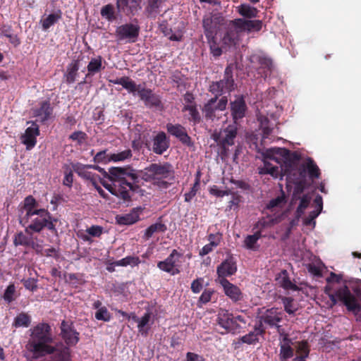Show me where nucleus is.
<instances>
[{"label": "nucleus", "mask_w": 361, "mask_h": 361, "mask_svg": "<svg viewBox=\"0 0 361 361\" xmlns=\"http://www.w3.org/2000/svg\"><path fill=\"white\" fill-rule=\"evenodd\" d=\"M258 158L262 164L257 168L260 175H269L274 179H282L287 177L288 186L295 180L299 173L302 172L298 168L296 155L286 148L271 147L258 150Z\"/></svg>", "instance_id": "obj_1"}, {"label": "nucleus", "mask_w": 361, "mask_h": 361, "mask_svg": "<svg viewBox=\"0 0 361 361\" xmlns=\"http://www.w3.org/2000/svg\"><path fill=\"white\" fill-rule=\"evenodd\" d=\"M49 324L42 323L31 329L30 338L27 349L35 357L51 355L55 361H66L70 357V349L62 343L51 345L53 341Z\"/></svg>", "instance_id": "obj_2"}, {"label": "nucleus", "mask_w": 361, "mask_h": 361, "mask_svg": "<svg viewBox=\"0 0 361 361\" xmlns=\"http://www.w3.org/2000/svg\"><path fill=\"white\" fill-rule=\"evenodd\" d=\"M327 285L324 288L325 293L331 300V306L335 305L338 301L342 302L348 310L357 315L361 312V305L355 297L350 293L345 281L343 280L341 274L338 275L333 272L326 279Z\"/></svg>", "instance_id": "obj_3"}, {"label": "nucleus", "mask_w": 361, "mask_h": 361, "mask_svg": "<svg viewBox=\"0 0 361 361\" xmlns=\"http://www.w3.org/2000/svg\"><path fill=\"white\" fill-rule=\"evenodd\" d=\"M109 173L112 185L103 183L104 187L112 195L123 200H129L130 192L133 190V184L137 182L136 171L131 169L112 167Z\"/></svg>", "instance_id": "obj_4"}, {"label": "nucleus", "mask_w": 361, "mask_h": 361, "mask_svg": "<svg viewBox=\"0 0 361 361\" xmlns=\"http://www.w3.org/2000/svg\"><path fill=\"white\" fill-rule=\"evenodd\" d=\"M261 20L235 19L233 22L232 30H229L224 37L222 42L225 47L231 48L234 47L238 40V33L241 32H257L262 29Z\"/></svg>", "instance_id": "obj_5"}, {"label": "nucleus", "mask_w": 361, "mask_h": 361, "mask_svg": "<svg viewBox=\"0 0 361 361\" xmlns=\"http://www.w3.org/2000/svg\"><path fill=\"white\" fill-rule=\"evenodd\" d=\"M292 182L294 183V188L291 204L297 205L296 216L300 218L305 213V209L309 207L312 197L310 195L304 192L306 185L304 171L300 172L298 176Z\"/></svg>", "instance_id": "obj_6"}, {"label": "nucleus", "mask_w": 361, "mask_h": 361, "mask_svg": "<svg viewBox=\"0 0 361 361\" xmlns=\"http://www.w3.org/2000/svg\"><path fill=\"white\" fill-rule=\"evenodd\" d=\"M286 197L283 193L277 197L272 199L267 206V209L269 211L266 217L261 219L256 224V228H264L270 227L280 221V218L283 214V208L286 205Z\"/></svg>", "instance_id": "obj_7"}, {"label": "nucleus", "mask_w": 361, "mask_h": 361, "mask_svg": "<svg viewBox=\"0 0 361 361\" xmlns=\"http://www.w3.org/2000/svg\"><path fill=\"white\" fill-rule=\"evenodd\" d=\"M137 178L140 176L146 181L159 180L167 178L170 180L174 178L173 166L168 163L164 164H152L144 170L138 171Z\"/></svg>", "instance_id": "obj_8"}, {"label": "nucleus", "mask_w": 361, "mask_h": 361, "mask_svg": "<svg viewBox=\"0 0 361 361\" xmlns=\"http://www.w3.org/2000/svg\"><path fill=\"white\" fill-rule=\"evenodd\" d=\"M237 134V126L235 123L228 125L226 128L215 132L212 135L213 139L224 149L234 144V139Z\"/></svg>", "instance_id": "obj_9"}, {"label": "nucleus", "mask_w": 361, "mask_h": 361, "mask_svg": "<svg viewBox=\"0 0 361 361\" xmlns=\"http://www.w3.org/2000/svg\"><path fill=\"white\" fill-rule=\"evenodd\" d=\"M182 255L177 250H173L170 255L164 261H161L157 264V267L163 271L171 274V275L177 274L180 272L181 266Z\"/></svg>", "instance_id": "obj_10"}, {"label": "nucleus", "mask_w": 361, "mask_h": 361, "mask_svg": "<svg viewBox=\"0 0 361 361\" xmlns=\"http://www.w3.org/2000/svg\"><path fill=\"white\" fill-rule=\"evenodd\" d=\"M49 220H50V215L46 209L36 210L33 215L30 216L29 224L25 228L26 233H29V230L40 232L47 226Z\"/></svg>", "instance_id": "obj_11"}, {"label": "nucleus", "mask_w": 361, "mask_h": 361, "mask_svg": "<svg viewBox=\"0 0 361 361\" xmlns=\"http://www.w3.org/2000/svg\"><path fill=\"white\" fill-rule=\"evenodd\" d=\"M218 324L228 333L235 334L241 328L240 324H236L234 314L226 310H220L218 313Z\"/></svg>", "instance_id": "obj_12"}, {"label": "nucleus", "mask_w": 361, "mask_h": 361, "mask_svg": "<svg viewBox=\"0 0 361 361\" xmlns=\"http://www.w3.org/2000/svg\"><path fill=\"white\" fill-rule=\"evenodd\" d=\"M227 102L228 99L226 97H222L218 102L216 97L212 98L205 104L203 111L207 117L214 119L219 117V112L226 109Z\"/></svg>", "instance_id": "obj_13"}, {"label": "nucleus", "mask_w": 361, "mask_h": 361, "mask_svg": "<svg viewBox=\"0 0 361 361\" xmlns=\"http://www.w3.org/2000/svg\"><path fill=\"white\" fill-rule=\"evenodd\" d=\"M139 32V28L133 24H125L118 26L116 30V35L118 40L135 42Z\"/></svg>", "instance_id": "obj_14"}, {"label": "nucleus", "mask_w": 361, "mask_h": 361, "mask_svg": "<svg viewBox=\"0 0 361 361\" xmlns=\"http://www.w3.org/2000/svg\"><path fill=\"white\" fill-rule=\"evenodd\" d=\"M30 126L27 128L21 135V142L26 146L27 149H32L37 142V137L39 135V126L35 122H27Z\"/></svg>", "instance_id": "obj_15"}, {"label": "nucleus", "mask_w": 361, "mask_h": 361, "mask_svg": "<svg viewBox=\"0 0 361 361\" xmlns=\"http://www.w3.org/2000/svg\"><path fill=\"white\" fill-rule=\"evenodd\" d=\"M36 204V200L30 195L27 196L24 200L23 207L19 216L20 223L23 226H26V225L28 224L30 216H32L34 212L37 210V209L35 208Z\"/></svg>", "instance_id": "obj_16"}, {"label": "nucleus", "mask_w": 361, "mask_h": 361, "mask_svg": "<svg viewBox=\"0 0 361 361\" xmlns=\"http://www.w3.org/2000/svg\"><path fill=\"white\" fill-rule=\"evenodd\" d=\"M61 335L68 346H73L79 341V334L68 322L63 321L61 322Z\"/></svg>", "instance_id": "obj_17"}, {"label": "nucleus", "mask_w": 361, "mask_h": 361, "mask_svg": "<svg viewBox=\"0 0 361 361\" xmlns=\"http://www.w3.org/2000/svg\"><path fill=\"white\" fill-rule=\"evenodd\" d=\"M219 283L221 285L225 295L232 301L238 302L243 299V293L237 286L230 283L226 279H219Z\"/></svg>", "instance_id": "obj_18"}, {"label": "nucleus", "mask_w": 361, "mask_h": 361, "mask_svg": "<svg viewBox=\"0 0 361 361\" xmlns=\"http://www.w3.org/2000/svg\"><path fill=\"white\" fill-rule=\"evenodd\" d=\"M283 317V312L277 308H271L267 310L260 317V324L263 323L270 326H278Z\"/></svg>", "instance_id": "obj_19"}, {"label": "nucleus", "mask_w": 361, "mask_h": 361, "mask_svg": "<svg viewBox=\"0 0 361 361\" xmlns=\"http://www.w3.org/2000/svg\"><path fill=\"white\" fill-rule=\"evenodd\" d=\"M323 209V200L320 195L316 196L314 200V209L307 216H305L302 222L305 226H311L314 228L316 225L315 219L320 214Z\"/></svg>", "instance_id": "obj_20"}, {"label": "nucleus", "mask_w": 361, "mask_h": 361, "mask_svg": "<svg viewBox=\"0 0 361 361\" xmlns=\"http://www.w3.org/2000/svg\"><path fill=\"white\" fill-rule=\"evenodd\" d=\"M251 63L257 62L259 65V74L262 77L267 78L272 67V61L270 59L260 55L255 54L250 57Z\"/></svg>", "instance_id": "obj_21"}, {"label": "nucleus", "mask_w": 361, "mask_h": 361, "mask_svg": "<svg viewBox=\"0 0 361 361\" xmlns=\"http://www.w3.org/2000/svg\"><path fill=\"white\" fill-rule=\"evenodd\" d=\"M169 147V140L164 132L159 133L153 138L152 150L157 154H163Z\"/></svg>", "instance_id": "obj_22"}, {"label": "nucleus", "mask_w": 361, "mask_h": 361, "mask_svg": "<svg viewBox=\"0 0 361 361\" xmlns=\"http://www.w3.org/2000/svg\"><path fill=\"white\" fill-rule=\"evenodd\" d=\"M236 270L237 267L233 260L232 259H226L217 267L218 280L233 275Z\"/></svg>", "instance_id": "obj_23"}, {"label": "nucleus", "mask_w": 361, "mask_h": 361, "mask_svg": "<svg viewBox=\"0 0 361 361\" xmlns=\"http://www.w3.org/2000/svg\"><path fill=\"white\" fill-rule=\"evenodd\" d=\"M166 129L170 134L178 137L183 143L189 144L190 142V138L182 126L169 123L166 126Z\"/></svg>", "instance_id": "obj_24"}, {"label": "nucleus", "mask_w": 361, "mask_h": 361, "mask_svg": "<svg viewBox=\"0 0 361 361\" xmlns=\"http://www.w3.org/2000/svg\"><path fill=\"white\" fill-rule=\"evenodd\" d=\"M142 0H117L116 4L118 11L134 13L141 8Z\"/></svg>", "instance_id": "obj_25"}, {"label": "nucleus", "mask_w": 361, "mask_h": 361, "mask_svg": "<svg viewBox=\"0 0 361 361\" xmlns=\"http://www.w3.org/2000/svg\"><path fill=\"white\" fill-rule=\"evenodd\" d=\"M231 112L235 123L238 119L242 118L245 116L246 105L242 97H237L231 102Z\"/></svg>", "instance_id": "obj_26"}, {"label": "nucleus", "mask_w": 361, "mask_h": 361, "mask_svg": "<svg viewBox=\"0 0 361 361\" xmlns=\"http://www.w3.org/2000/svg\"><path fill=\"white\" fill-rule=\"evenodd\" d=\"M133 321L137 323L138 331L142 336H147L149 329V325L151 322V313L146 312L142 317H138L135 314L131 316Z\"/></svg>", "instance_id": "obj_27"}, {"label": "nucleus", "mask_w": 361, "mask_h": 361, "mask_svg": "<svg viewBox=\"0 0 361 361\" xmlns=\"http://www.w3.org/2000/svg\"><path fill=\"white\" fill-rule=\"evenodd\" d=\"M73 170L82 178L90 180L93 182L94 175L89 171L90 169H99V166L93 165H84L80 163H75L72 164Z\"/></svg>", "instance_id": "obj_28"}, {"label": "nucleus", "mask_w": 361, "mask_h": 361, "mask_svg": "<svg viewBox=\"0 0 361 361\" xmlns=\"http://www.w3.org/2000/svg\"><path fill=\"white\" fill-rule=\"evenodd\" d=\"M278 285L286 290L295 291L298 290L297 286L288 277L286 270H282L276 279Z\"/></svg>", "instance_id": "obj_29"}, {"label": "nucleus", "mask_w": 361, "mask_h": 361, "mask_svg": "<svg viewBox=\"0 0 361 361\" xmlns=\"http://www.w3.org/2000/svg\"><path fill=\"white\" fill-rule=\"evenodd\" d=\"M264 333V330L262 329L261 325L255 327L253 331H250L247 334L240 338V341L243 343L249 345L255 344L259 341V337Z\"/></svg>", "instance_id": "obj_30"}, {"label": "nucleus", "mask_w": 361, "mask_h": 361, "mask_svg": "<svg viewBox=\"0 0 361 361\" xmlns=\"http://www.w3.org/2000/svg\"><path fill=\"white\" fill-rule=\"evenodd\" d=\"M222 83L221 88L224 93L229 92L234 89V82L231 76V70L227 67L225 70V77L223 80L218 82Z\"/></svg>", "instance_id": "obj_31"}, {"label": "nucleus", "mask_w": 361, "mask_h": 361, "mask_svg": "<svg viewBox=\"0 0 361 361\" xmlns=\"http://www.w3.org/2000/svg\"><path fill=\"white\" fill-rule=\"evenodd\" d=\"M104 68V66L101 56L92 58L87 65V75H94Z\"/></svg>", "instance_id": "obj_32"}, {"label": "nucleus", "mask_w": 361, "mask_h": 361, "mask_svg": "<svg viewBox=\"0 0 361 361\" xmlns=\"http://www.w3.org/2000/svg\"><path fill=\"white\" fill-rule=\"evenodd\" d=\"M51 113L50 106L47 102H44L40 108L35 109L33 111L34 116L37 118V121L42 122L46 121L49 117Z\"/></svg>", "instance_id": "obj_33"}, {"label": "nucleus", "mask_w": 361, "mask_h": 361, "mask_svg": "<svg viewBox=\"0 0 361 361\" xmlns=\"http://www.w3.org/2000/svg\"><path fill=\"white\" fill-rule=\"evenodd\" d=\"M79 67L76 61L70 63L67 68V72L65 75L66 82L68 84L73 83L78 76Z\"/></svg>", "instance_id": "obj_34"}, {"label": "nucleus", "mask_w": 361, "mask_h": 361, "mask_svg": "<svg viewBox=\"0 0 361 361\" xmlns=\"http://www.w3.org/2000/svg\"><path fill=\"white\" fill-rule=\"evenodd\" d=\"M166 230V226L161 222H156L149 226L145 232L144 237L146 239L151 238L154 233H162Z\"/></svg>", "instance_id": "obj_35"}, {"label": "nucleus", "mask_w": 361, "mask_h": 361, "mask_svg": "<svg viewBox=\"0 0 361 361\" xmlns=\"http://www.w3.org/2000/svg\"><path fill=\"white\" fill-rule=\"evenodd\" d=\"M139 214L137 211L133 210L130 213L120 216L118 221L121 224L130 225L139 220Z\"/></svg>", "instance_id": "obj_36"}, {"label": "nucleus", "mask_w": 361, "mask_h": 361, "mask_svg": "<svg viewBox=\"0 0 361 361\" xmlns=\"http://www.w3.org/2000/svg\"><path fill=\"white\" fill-rule=\"evenodd\" d=\"M239 13L246 18H255L257 16V10L248 4H242L238 8Z\"/></svg>", "instance_id": "obj_37"}, {"label": "nucleus", "mask_w": 361, "mask_h": 361, "mask_svg": "<svg viewBox=\"0 0 361 361\" xmlns=\"http://www.w3.org/2000/svg\"><path fill=\"white\" fill-rule=\"evenodd\" d=\"M279 358L281 361H287L293 356V350L289 343H280Z\"/></svg>", "instance_id": "obj_38"}, {"label": "nucleus", "mask_w": 361, "mask_h": 361, "mask_svg": "<svg viewBox=\"0 0 361 361\" xmlns=\"http://www.w3.org/2000/svg\"><path fill=\"white\" fill-rule=\"evenodd\" d=\"M307 269L310 274L315 276H321L324 268V264L319 259H316L307 264Z\"/></svg>", "instance_id": "obj_39"}, {"label": "nucleus", "mask_w": 361, "mask_h": 361, "mask_svg": "<svg viewBox=\"0 0 361 361\" xmlns=\"http://www.w3.org/2000/svg\"><path fill=\"white\" fill-rule=\"evenodd\" d=\"M258 120L260 122V126L262 130V140L268 138L269 135L272 131V128L269 125L268 118L263 116L262 114L259 116Z\"/></svg>", "instance_id": "obj_40"}, {"label": "nucleus", "mask_w": 361, "mask_h": 361, "mask_svg": "<svg viewBox=\"0 0 361 361\" xmlns=\"http://www.w3.org/2000/svg\"><path fill=\"white\" fill-rule=\"evenodd\" d=\"M305 167L311 178H319L320 174L319 169L312 159L307 158L306 159Z\"/></svg>", "instance_id": "obj_41"}, {"label": "nucleus", "mask_w": 361, "mask_h": 361, "mask_svg": "<svg viewBox=\"0 0 361 361\" xmlns=\"http://www.w3.org/2000/svg\"><path fill=\"white\" fill-rule=\"evenodd\" d=\"M101 16L109 22H112L116 19L114 7L111 4H107L101 9Z\"/></svg>", "instance_id": "obj_42"}, {"label": "nucleus", "mask_w": 361, "mask_h": 361, "mask_svg": "<svg viewBox=\"0 0 361 361\" xmlns=\"http://www.w3.org/2000/svg\"><path fill=\"white\" fill-rule=\"evenodd\" d=\"M14 244L16 245H32L34 249L36 247L31 238L25 235L23 233H19L15 235Z\"/></svg>", "instance_id": "obj_43"}, {"label": "nucleus", "mask_w": 361, "mask_h": 361, "mask_svg": "<svg viewBox=\"0 0 361 361\" xmlns=\"http://www.w3.org/2000/svg\"><path fill=\"white\" fill-rule=\"evenodd\" d=\"M159 29L165 36L169 37V38L171 40L179 41L181 38V35L180 34L173 35L171 33V27H169L168 23L165 21L159 23Z\"/></svg>", "instance_id": "obj_44"}, {"label": "nucleus", "mask_w": 361, "mask_h": 361, "mask_svg": "<svg viewBox=\"0 0 361 361\" xmlns=\"http://www.w3.org/2000/svg\"><path fill=\"white\" fill-rule=\"evenodd\" d=\"M140 260L137 257L128 256L115 262V265L121 267H135L140 264Z\"/></svg>", "instance_id": "obj_45"}, {"label": "nucleus", "mask_w": 361, "mask_h": 361, "mask_svg": "<svg viewBox=\"0 0 361 361\" xmlns=\"http://www.w3.org/2000/svg\"><path fill=\"white\" fill-rule=\"evenodd\" d=\"M131 151L130 149H126L120 152L110 154V159L111 161H123L131 157Z\"/></svg>", "instance_id": "obj_46"}, {"label": "nucleus", "mask_w": 361, "mask_h": 361, "mask_svg": "<svg viewBox=\"0 0 361 361\" xmlns=\"http://www.w3.org/2000/svg\"><path fill=\"white\" fill-rule=\"evenodd\" d=\"M30 323V317L25 313H20L14 320V326L16 327H27Z\"/></svg>", "instance_id": "obj_47"}, {"label": "nucleus", "mask_w": 361, "mask_h": 361, "mask_svg": "<svg viewBox=\"0 0 361 361\" xmlns=\"http://www.w3.org/2000/svg\"><path fill=\"white\" fill-rule=\"evenodd\" d=\"M122 87L124 89H126L129 93H131L133 95H135L137 92L139 85H137L135 83V82L133 80H132L131 79H130L129 78L124 77V80L122 84Z\"/></svg>", "instance_id": "obj_48"}, {"label": "nucleus", "mask_w": 361, "mask_h": 361, "mask_svg": "<svg viewBox=\"0 0 361 361\" xmlns=\"http://www.w3.org/2000/svg\"><path fill=\"white\" fill-rule=\"evenodd\" d=\"M283 304L284 306L285 311L289 314H293L297 310V304H295L293 300L290 298H283L282 299Z\"/></svg>", "instance_id": "obj_49"}, {"label": "nucleus", "mask_w": 361, "mask_h": 361, "mask_svg": "<svg viewBox=\"0 0 361 361\" xmlns=\"http://www.w3.org/2000/svg\"><path fill=\"white\" fill-rule=\"evenodd\" d=\"M60 18V16L56 13L49 14L46 18H44L42 21V27L44 30H47L54 23H56L58 20Z\"/></svg>", "instance_id": "obj_50"}, {"label": "nucleus", "mask_w": 361, "mask_h": 361, "mask_svg": "<svg viewBox=\"0 0 361 361\" xmlns=\"http://www.w3.org/2000/svg\"><path fill=\"white\" fill-rule=\"evenodd\" d=\"M183 111L188 112L190 120L195 122L200 120V115L195 106L192 104L186 105L185 106Z\"/></svg>", "instance_id": "obj_51"}, {"label": "nucleus", "mask_w": 361, "mask_h": 361, "mask_svg": "<svg viewBox=\"0 0 361 361\" xmlns=\"http://www.w3.org/2000/svg\"><path fill=\"white\" fill-rule=\"evenodd\" d=\"M260 237H261L260 231H257L255 233H254L253 235H247L245 240V246L249 249L253 248L255 244L260 238Z\"/></svg>", "instance_id": "obj_52"}, {"label": "nucleus", "mask_w": 361, "mask_h": 361, "mask_svg": "<svg viewBox=\"0 0 361 361\" xmlns=\"http://www.w3.org/2000/svg\"><path fill=\"white\" fill-rule=\"evenodd\" d=\"M95 318L97 320L108 322L111 319V315L107 309L105 307H102L97 310L95 313Z\"/></svg>", "instance_id": "obj_53"}, {"label": "nucleus", "mask_w": 361, "mask_h": 361, "mask_svg": "<svg viewBox=\"0 0 361 361\" xmlns=\"http://www.w3.org/2000/svg\"><path fill=\"white\" fill-rule=\"evenodd\" d=\"M94 161L97 163H108L111 161L110 154H107L106 150L99 152L94 157Z\"/></svg>", "instance_id": "obj_54"}, {"label": "nucleus", "mask_w": 361, "mask_h": 361, "mask_svg": "<svg viewBox=\"0 0 361 361\" xmlns=\"http://www.w3.org/2000/svg\"><path fill=\"white\" fill-rule=\"evenodd\" d=\"M296 353L298 355L308 356L310 350L307 341H300L296 343Z\"/></svg>", "instance_id": "obj_55"}, {"label": "nucleus", "mask_w": 361, "mask_h": 361, "mask_svg": "<svg viewBox=\"0 0 361 361\" xmlns=\"http://www.w3.org/2000/svg\"><path fill=\"white\" fill-rule=\"evenodd\" d=\"M16 288L13 284H10L5 290L4 299L7 302H12L15 298Z\"/></svg>", "instance_id": "obj_56"}, {"label": "nucleus", "mask_w": 361, "mask_h": 361, "mask_svg": "<svg viewBox=\"0 0 361 361\" xmlns=\"http://www.w3.org/2000/svg\"><path fill=\"white\" fill-rule=\"evenodd\" d=\"M203 27L204 29L205 35L209 37L213 32L212 30V19L211 16H207L203 19Z\"/></svg>", "instance_id": "obj_57"}, {"label": "nucleus", "mask_w": 361, "mask_h": 361, "mask_svg": "<svg viewBox=\"0 0 361 361\" xmlns=\"http://www.w3.org/2000/svg\"><path fill=\"white\" fill-rule=\"evenodd\" d=\"M164 0H148L147 11L152 14L157 12V9L161 6Z\"/></svg>", "instance_id": "obj_58"}, {"label": "nucleus", "mask_w": 361, "mask_h": 361, "mask_svg": "<svg viewBox=\"0 0 361 361\" xmlns=\"http://www.w3.org/2000/svg\"><path fill=\"white\" fill-rule=\"evenodd\" d=\"M209 192L218 197H222L226 195L231 194V191L229 190H220L217 186L213 185L209 190Z\"/></svg>", "instance_id": "obj_59"}, {"label": "nucleus", "mask_w": 361, "mask_h": 361, "mask_svg": "<svg viewBox=\"0 0 361 361\" xmlns=\"http://www.w3.org/2000/svg\"><path fill=\"white\" fill-rule=\"evenodd\" d=\"M152 92L150 90L145 89L142 85H139V87L136 94L139 95L140 99L145 102L149 99Z\"/></svg>", "instance_id": "obj_60"}, {"label": "nucleus", "mask_w": 361, "mask_h": 361, "mask_svg": "<svg viewBox=\"0 0 361 361\" xmlns=\"http://www.w3.org/2000/svg\"><path fill=\"white\" fill-rule=\"evenodd\" d=\"M200 184V179L199 178H196V181L193 185V187L191 188L190 191L189 192H187L185 194V202H190L196 195L197 191L198 190Z\"/></svg>", "instance_id": "obj_61"}, {"label": "nucleus", "mask_w": 361, "mask_h": 361, "mask_svg": "<svg viewBox=\"0 0 361 361\" xmlns=\"http://www.w3.org/2000/svg\"><path fill=\"white\" fill-rule=\"evenodd\" d=\"M37 252H42V255H46L47 257H58V251L56 248L51 247L45 249L44 250H42L40 247L37 245L35 248Z\"/></svg>", "instance_id": "obj_62"}, {"label": "nucleus", "mask_w": 361, "mask_h": 361, "mask_svg": "<svg viewBox=\"0 0 361 361\" xmlns=\"http://www.w3.org/2000/svg\"><path fill=\"white\" fill-rule=\"evenodd\" d=\"M70 138L82 145L86 139V134L82 131L74 132L70 135Z\"/></svg>", "instance_id": "obj_63"}, {"label": "nucleus", "mask_w": 361, "mask_h": 361, "mask_svg": "<svg viewBox=\"0 0 361 361\" xmlns=\"http://www.w3.org/2000/svg\"><path fill=\"white\" fill-rule=\"evenodd\" d=\"M103 228L99 226H92L87 229V233L93 237H99L102 233Z\"/></svg>", "instance_id": "obj_64"}]
</instances>
